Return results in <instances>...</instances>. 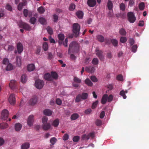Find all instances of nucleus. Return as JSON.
Segmentation results:
<instances>
[{"instance_id":"f257e3e1","label":"nucleus","mask_w":149,"mask_h":149,"mask_svg":"<svg viewBox=\"0 0 149 149\" xmlns=\"http://www.w3.org/2000/svg\"><path fill=\"white\" fill-rule=\"evenodd\" d=\"M80 45L76 41H73L71 42L69 46L68 54L72 53H78L79 51Z\"/></svg>"},{"instance_id":"f03ea898","label":"nucleus","mask_w":149,"mask_h":149,"mask_svg":"<svg viewBox=\"0 0 149 149\" xmlns=\"http://www.w3.org/2000/svg\"><path fill=\"white\" fill-rule=\"evenodd\" d=\"M72 31L74 35L76 37L79 36L80 29V26L77 23H74L73 24Z\"/></svg>"},{"instance_id":"7ed1b4c3","label":"nucleus","mask_w":149,"mask_h":149,"mask_svg":"<svg viewBox=\"0 0 149 149\" xmlns=\"http://www.w3.org/2000/svg\"><path fill=\"white\" fill-rule=\"evenodd\" d=\"M88 97V94L86 93H83L81 95L79 94L77 96L75 102L77 103L79 102L82 100L87 99Z\"/></svg>"},{"instance_id":"20e7f679","label":"nucleus","mask_w":149,"mask_h":149,"mask_svg":"<svg viewBox=\"0 0 149 149\" xmlns=\"http://www.w3.org/2000/svg\"><path fill=\"white\" fill-rule=\"evenodd\" d=\"M113 95H110L109 96L107 94L103 95V104H105L107 102H110L113 100Z\"/></svg>"},{"instance_id":"39448f33","label":"nucleus","mask_w":149,"mask_h":149,"mask_svg":"<svg viewBox=\"0 0 149 149\" xmlns=\"http://www.w3.org/2000/svg\"><path fill=\"white\" fill-rule=\"evenodd\" d=\"M44 84V82L43 80L40 79H37L36 80L35 85L36 88L40 89L43 88Z\"/></svg>"},{"instance_id":"423d86ee","label":"nucleus","mask_w":149,"mask_h":149,"mask_svg":"<svg viewBox=\"0 0 149 149\" xmlns=\"http://www.w3.org/2000/svg\"><path fill=\"white\" fill-rule=\"evenodd\" d=\"M128 21L130 23H133L136 20V17L133 12H129L127 13Z\"/></svg>"},{"instance_id":"0eeeda50","label":"nucleus","mask_w":149,"mask_h":149,"mask_svg":"<svg viewBox=\"0 0 149 149\" xmlns=\"http://www.w3.org/2000/svg\"><path fill=\"white\" fill-rule=\"evenodd\" d=\"M19 25L20 28H23L26 30L29 31L31 29V26L23 22L19 23Z\"/></svg>"},{"instance_id":"6e6552de","label":"nucleus","mask_w":149,"mask_h":149,"mask_svg":"<svg viewBox=\"0 0 149 149\" xmlns=\"http://www.w3.org/2000/svg\"><path fill=\"white\" fill-rule=\"evenodd\" d=\"M34 116L31 115L29 116L27 121V123L29 127H31L34 122Z\"/></svg>"},{"instance_id":"1a4fd4ad","label":"nucleus","mask_w":149,"mask_h":149,"mask_svg":"<svg viewBox=\"0 0 149 149\" xmlns=\"http://www.w3.org/2000/svg\"><path fill=\"white\" fill-rule=\"evenodd\" d=\"M9 112L8 110L4 109L2 111L1 114V118L2 120H6L8 118Z\"/></svg>"},{"instance_id":"9d476101","label":"nucleus","mask_w":149,"mask_h":149,"mask_svg":"<svg viewBox=\"0 0 149 149\" xmlns=\"http://www.w3.org/2000/svg\"><path fill=\"white\" fill-rule=\"evenodd\" d=\"M17 53L19 54H21L23 51L24 47L23 45L20 42H18L17 44Z\"/></svg>"},{"instance_id":"9b49d317","label":"nucleus","mask_w":149,"mask_h":149,"mask_svg":"<svg viewBox=\"0 0 149 149\" xmlns=\"http://www.w3.org/2000/svg\"><path fill=\"white\" fill-rule=\"evenodd\" d=\"M9 102L10 104L13 105L16 102V99L15 95L12 94L10 95L9 98Z\"/></svg>"},{"instance_id":"f8f14e48","label":"nucleus","mask_w":149,"mask_h":149,"mask_svg":"<svg viewBox=\"0 0 149 149\" xmlns=\"http://www.w3.org/2000/svg\"><path fill=\"white\" fill-rule=\"evenodd\" d=\"M58 38L59 40L58 43L59 45H61L62 43V41L64 40L65 36L64 34L59 33L58 35Z\"/></svg>"},{"instance_id":"ddd939ff","label":"nucleus","mask_w":149,"mask_h":149,"mask_svg":"<svg viewBox=\"0 0 149 149\" xmlns=\"http://www.w3.org/2000/svg\"><path fill=\"white\" fill-rule=\"evenodd\" d=\"M9 85L10 88L12 89L17 88V82L14 80L10 81Z\"/></svg>"},{"instance_id":"4468645a","label":"nucleus","mask_w":149,"mask_h":149,"mask_svg":"<svg viewBox=\"0 0 149 149\" xmlns=\"http://www.w3.org/2000/svg\"><path fill=\"white\" fill-rule=\"evenodd\" d=\"M95 69L94 67L91 66L88 67H86L85 68V70L87 72H88L93 73L94 72Z\"/></svg>"},{"instance_id":"2eb2a0df","label":"nucleus","mask_w":149,"mask_h":149,"mask_svg":"<svg viewBox=\"0 0 149 149\" xmlns=\"http://www.w3.org/2000/svg\"><path fill=\"white\" fill-rule=\"evenodd\" d=\"M37 102V98L35 96H33L32 98L30 100L29 102V104L32 106L34 105Z\"/></svg>"},{"instance_id":"dca6fc26","label":"nucleus","mask_w":149,"mask_h":149,"mask_svg":"<svg viewBox=\"0 0 149 149\" xmlns=\"http://www.w3.org/2000/svg\"><path fill=\"white\" fill-rule=\"evenodd\" d=\"M87 4L90 7H93L96 5V0H88Z\"/></svg>"},{"instance_id":"f3484780","label":"nucleus","mask_w":149,"mask_h":149,"mask_svg":"<svg viewBox=\"0 0 149 149\" xmlns=\"http://www.w3.org/2000/svg\"><path fill=\"white\" fill-rule=\"evenodd\" d=\"M44 77L46 80L48 81H53L51 74L49 73H47L45 74L44 75Z\"/></svg>"},{"instance_id":"a211bd4d","label":"nucleus","mask_w":149,"mask_h":149,"mask_svg":"<svg viewBox=\"0 0 149 149\" xmlns=\"http://www.w3.org/2000/svg\"><path fill=\"white\" fill-rule=\"evenodd\" d=\"M42 128L43 130H47L50 129L51 127L50 124L49 123L42 124Z\"/></svg>"},{"instance_id":"6ab92c4d","label":"nucleus","mask_w":149,"mask_h":149,"mask_svg":"<svg viewBox=\"0 0 149 149\" xmlns=\"http://www.w3.org/2000/svg\"><path fill=\"white\" fill-rule=\"evenodd\" d=\"M107 6L108 9L110 10H113V3L110 0H108L107 3Z\"/></svg>"},{"instance_id":"aec40b11","label":"nucleus","mask_w":149,"mask_h":149,"mask_svg":"<svg viewBox=\"0 0 149 149\" xmlns=\"http://www.w3.org/2000/svg\"><path fill=\"white\" fill-rule=\"evenodd\" d=\"M22 127L21 124L19 123H16L15 125V129L16 131H19L21 130Z\"/></svg>"},{"instance_id":"412c9836","label":"nucleus","mask_w":149,"mask_h":149,"mask_svg":"<svg viewBox=\"0 0 149 149\" xmlns=\"http://www.w3.org/2000/svg\"><path fill=\"white\" fill-rule=\"evenodd\" d=\"M50 75L53 80V79H56L58 78V74L55 72L52 71Z\"/></svg>"},{"instance_id":"4be33fe9","label":"nucleus","mask_w":149,"mask_h":149,"mask_svg":"<svg viewBox=\"0 0 149 149\" xmlns=\"http://www.w3.org/2000/svg\"><path fill=\"white\" fill-rule=\"evenodd\" d=\"M35 69V66L33 64H29L27 66V70L29 71H32Z\"/></svg>"},{"instance_id":"5701e85b","label":"nucleus","mask_w":149,"mask_h":149,"mask_svg":"<svg viewBox=\"0 0 149 149\" xmlns=\"http://www.w3.org/2000/svg\"><path fill=\"white\" fill-rule=\"evenodd\" d=\"M96 54L101 60L102 59V51L97 50L96 51Z\"/></svg>"},{"instance_id":"b1692460","label":"nucleus","mask_w":149,"mask_h":149,"mask_svg":"<svg viewBox=\"0 0 149 149\" xmlns=\"http://www.w3.org/2000/svg\"><path fill=\"white\" fill-rule=\"evenodd\" d=\"M43 113L45 115L48 116H50L52 114V112L50 110L46 109L44 110Z\"/></svg>"},{"instance_id":"393cba45","label":"nucleus","mask_w":149,"mask_h":149,"mask_svg":"<svg viewBox=\"0 0 149 149\" xmlns=\"http://www.w3.org/2000/svg\"><path fill=\"white\" fill-rule=\"evenodd\" d=\"M85 84L90 86H91L93 85V83L91 80L88 78H87L85 80Z\"/></svg>"},{"instance_id":"a878e982","label":"nucleus","mask_w":149,"mask_h":149,"mask_svg":"<svg viewBox=\"0 0 149 149\" xmlns=\"http://www.w3.org/2000/svg\"><path fill=\"white\" fill-rule=\"evenodd\" d=\"M76 15L78 18L81 19L83 16V12L81 11H79L76 13Z\"/></svg>"},{"instance_id":"bb28decb","label":"nucleus","mask_w":149,"mask_h":149,"mask_svg":"<svg viewBox=\"0 0 149 149\" xmlns=\"http://www.w3.org/2000/svg\"><path fill=\"white\" fill-rule=\"evenodd\" d=\"M16 60L17 65L18 66H20L21 65V57L19 56H17L16 57Z\"/></svg>"},{"instance_id":"cd10ccee","label":"nucleus","mask_w":149,"mask_h":149,"mask_svg":"<svg viewBox=\"0 0 149 149\" xmlns=\"http://www.w3.org/2000/svg\"><path fill=\"white\" fill-rule=\"evenodd\" d=\"M29 143H25L22 145L21 149H27L29 148Z\"/></svg>"},{"instance_id":"c85d7f7f","label":"nucleus","mask_w":149,"mask_h":149,"mask_svg":"<svg viewBox=\"0 0 149 149\" xmlns=\"http://www.w3.org/2000/svg\"><path fill=\"white\" fill-rule=\"evenodd\" d=\"M8 125L6 123H1L0 124V128L2 129H4L7 128Z\"/></svg>"},{"instance_id":"c756f323","label":"nucleus","mask_w":149,"mask_h":149,"mask_svg":"<svg viewBox=\"0 0 149 149\" xmlns=\"http://www.w3.org/2000/svg\"><path fill=\"white\" fill-rule=\"evenodd\" d=\"M21 82L22 83H25L27 81L26 76L25 74L22 75L21 78Z\"/></svg>"},{"instance_id":"7c9ffc66","label":"nucleus","mask_w":149,"mask_h":149,"mask_svg":"<svg viewBox=\"0 0 149 149\" xmlns=\"http://www.w3.org/2000/svg\"><path fill=\"white\" fill-rule=\"evenodd\" d=\"M59 124V120L58 119H55L53 121L52 125L54 127H58Z\"/></svg>"},{"instance_id":"2f4dec72","label":"nucleus","mask_w":149,"mask_h":149,"mask_svg":"<svg viewBox=\"0 0 149 149\" xmlns=\"http://www.w3.org/2000/svg\"><path fill=\"white\" fill-rule=\"evenodd\" d=\"M119 33L122 36H125L126 34V32L124 28H121L119 30Z\"/></svg>"},{"instance_id":"473e14b6","label":"nucleus","mask_w":149,"mask_h":149,"mask_svg":"<svg viewBox=\"0 0 149 149\" xmlns=\"http://www.w3.org/2000/svg\"><path fill=\"white\" fill-rule=\"evenodd\" d=\"M79 117L77 113L73 114L70 117V119L72 120H76Z\"/></svg>"},{"instance_id":"72a5a7b5","label":"nucleus","mask_w":149,"mask_h":149,"mask_svg":"<svg viewBox=\"0 0 149 149\" xmlns=\"http://www.w3.org/2000/svg\"><path fill=\"white\" fill-rule=\"evenodd\" d=\"M25 4L26 3L24 2L20 3L19 5H18V9L19 11L21 10L22 8V6H25Z\"/></svg>"},{"instance_id":"f704fd0d","label":"nucleus","mask_w":149,"mask_h":149,"mask_svg":"<svg viewBox=\"0 0 149 149\" xmlns=\"http://www.w3.org/2000/svg\"><path fill=\"white\" fill-rule=\"evenodd\" d=\"M111 42L114 47L117 46L118 44V41L117 40L115 39H112L111 40Z\"/></svg>"},{"instance_id":"c9c22d12","label":"nucleus","mask_w":149,"mask_h":149,"mask_svg":"<svg viewBox=\"0 0 149 149\" xmlns=\"http://www.w3.org/2000/svg\"><path fill=\"white\" fill-rule=\"evenodd\" d=\"M76 5L73 3L70 4L69 7V10L70 11H73L75 8Z\"/></svg>"},{"instance_id":"e433bc0d","label":"nucleus","mask_w":149,"mask_h":149,"mask_svg":"<svg viewBox=\"0 0 149 149\" xmlns=\"http://www.w3.org/2000/svg\"><path fill=\"white\" fill-rule=\"evenodd\" d=\"M37 10L39 13L42 14L44 13L45 9L42 6H40L38 8Z\"/></svg>"},{"instance_id":"4c0bfd02","label":"nucleus","mask_w":149,"mask_h":149,"mask_svg":"<svg viewBox=\"0 0 149 149\" xmlns=\"http://www.w3.org/2000/svg\"><path fill=\"white\" fill-rule=\"evenodd\" d=\"M119 7H120V10L122 11H124L125 10V6L124 3H121L119 6Z\"/></svg>"},{"instance_id":"58836bf2","label":"nucleus","mask_w":149,"mask_h":149,"mask_svg":"<svg viewBox=\"0 0 149 149\" xmlns=\"http://www.w3.org/2000/svg\"><path fill=\"white\" fill-rule=\"evenodd\" d=\"M48 47V45L46 42H45L43 44V48L44 51H47Z\"/></svg>"},{"instance_id":"ea45409f","label":"nucleus","mask_w":149,"mask_h":149,"mask_svg":"<svg viewBox=\"0 0 149 149\" xmlns=\"http://www.w3.org/2000/svg\"><path fill=\"white\" fill-rule=\"evenodd\" d=\"M48 33L50 35L52 34L53 33V31L52 29L49 26H48L46 29Z\"/></svg>"},{"instance_id":"a19ab883","label":"nucleus","mask_w":149,"mask_h":149,"mask_svg":"<svg viewBox=\"0 0 149 149\" xmlns=\"http://www.w3.org/2000/svg\"><path fill=\"white\" fill-rule=\"evenodd\" d=\"M73 81L74 82L77 83H80L81 81V79L79 78H77V77H74L73 79Z\"/></svg>"},{"instance_id":"79ce46f5","label":"nucleus","mask_w":149,"mask_h":149,"mask_svg":"<svg viewBox=\"0 0 149 149\" xmlns=\"http://www.w3.org/2000/svg\"><path fill=\"white\" fill-rule=\"evenodd\" d=\"M92 64L94 65H97L98 64V60L97 58H94L92 60Z\"/></svg>"},{"instance_id":"37998d69","label":"nucleus","mask_w":149,"mask_h":149,"mask_svg":"<svg viewBox=\"0 0 149 149\" xmlns=\"http://www.w3.org/2000/svg\"><path fill=\"white\" fill-rule=\"evenodd\" d=\"M145 7V5L143 2L141 3L139 5V8L141 10H143Z\"/></svg>"},{"instance_id":"c03bdc74","label":"nucleus","mask_w":149,"mask_h":149,"mask_svg":"<svg viewBox=\"0 0 149 149\" xmlns=\"http://www.w3.org/2000/svg\"><path fill=\"white\" fill-rule=\"evenodd\" d=\"M117 79L119 81H123L124 80L123 76L121 74H118L116 77Z\"/></svg>"},{"instance_id":"a18cd8bd","label":"nucleus","mask_w":149,"mask_h":149,"mask_svg":"<svg viewBox=\"0 0 149 149\" xmlns=\"http://www.w3.org/2000/svg\"><path fill=\"white\" fill-rule=\"evenodd\" d=\"M89 139V136L88 135L84 134L81 136V139L82 140H88Z\"/></svg>"},{"instance_id":"49530a36","label":"nucleus","mask_w":149,"mask_h":149,"mask_svg":"<svg viewBox=\"0 0 149 149\" xmlns=\"http://www.w3.org/2000/svg\"><path fill=\"white\" fill-rule=\"evenodd\" d=\"M39 22L41 24H44L46 23L45 19L42 17H40L39 19Z\"/></svg>"},{"instance_id":"de8ad7c7","label":"nucleus","mask_w":149,"mask_h":149,"mask_svg":"<svg viewBox=\"0 0 149 149\" xmlns=\"http://www.w3.org/2000/svg\"><path fill=\"white\" fill-rule=\"evenodd\" d=\"M98 103V100H96L95 102L93 103L91 107L92 109H94L96 107Z\"/></svg>"},{"instance_id":"09e8293b","label":"nucleus","mask_w":149,"mask_h":149,"mask_svg":"<svg viewBox=\"0 0 149 149\" xmlns=\"http://www.w3.org/2000/svg\"><path fill=\"white\" fill-rule=\"evenodd\" d=\"M91 79L92 81L94 82H96L97 81V79L96 78V77L94 75H92L91 77Z\"/></svg>"},{"instance_id":"8fccbe9b","label":"nucleus","mask_w":149,"mask_h":149,"mask_svg":"<svg viewBox=\"0 0 149 149\" xmlns=\"http://www.w3.org/2000/svg\"><path fill=\"white\" fill-rule=\"evenodd\" d=\"M13 69V66L12 64H9L8 65L6 68V70L8 71H10Z\"/></svg>"},{"instance_id":"3c124183","label":"nucleus","mask_w":149,"mask_h":149,"mask_svg":"<svg viewBox=\"0 0 149 149\" xmlns=\"http://www.w3.org/2000/svg\"><path fill=\"white\" fill-rule=\"evenodd\" d=\"M120 95L123 96V98L125 99L126 96L125 95V92L124 90L121 91L120 92Z\"/></svg>"},{"instance_id":"603ef678","label":"nucleus","mask_w":149,"mask_h":149,"mask_svg":"<svg viewBox=\"0 0 149 149\" xmlns=\"http://www.w3.org/2000/svg\"><path fill=\"white\" fill-rule=\"evenodd\" d=\"M106 87L107 89H108V91H106V93H107V91H108L109 90H111L113 88V85L111 84H109L107 85L106 86Z\"/></svg>"},{"instance_id":"864d4df0","label":"nucleus","mask_w":149,"mask_h":149,"mask_svg":"<svg viewBox=\"0 0 149 149\" xmlns=\"http://www.w3.org/2000/svg\"><path fill=\"white\" fill-rule=\"evenodd\" d=\"M95 124L97 126H99L101 125L102 124V122L100 119H97L95 122Z\"/></svg>"},{"instance_id":"5fc2aeb1","label":"nucleus","mask_w":149,"mask_h":149,"mask_svg":"<svg viewBox=\"0 0 149 149\" xmlns=\"http://www.w3.org/2000/svg\"><path fill=\"white\" fill-rule=\"evenodd\" d=\"M36 20V19L35 17H32L30 19V22L32 24H34Z\"/></svg>"},{"instance_id":"6e6d98bb","label":"nucleus","mask_w":149,"mask_h":149,"mask_svg":"<svg viewBox=\"0 0 149 149\" xmlns=\"http://www.w3.org/2000/svg\"><path fill=\"white\" fill-rule=\"evenodd\" d=\"M127 40V39L125 37H121L120 39V42L124 43L126 42Z\"/></svg>"},{"instance_id":"4d7b16f0","label":"nucleus","mask_w":149,"mask_h":149,"mask_svg":"<svg viewBox=\"0 0 149 149\" xmlns=\"http://www.w3.org/2000/svg\"><path fill=\"white\" fill-rule=\"evenodd\" d=\"M48 120L46 116H44L42 119V124L48 123L47 121Z\"/></svg>"},{"instance_id":"13d9d810","label":"nucleus","mask_w":149,"mask_h":149,"mask_svg":"<svg viewBox=\"0 0 149 149\" xmlns=\"http://www.w3.org/2000/svg\"><path fill=\"white\" fill-rule=\"evenodd\" d=\"M80 137L79 136H76L74 137L73 138V141L74 142H77L79 140Z\"/></svg>"},{"instance_id":"bf43d9fd","label":"nucleus","mask_w":149,"mask_h":149,"mask_svg":"<svg viewBox=\"0 0 149 149\" xmlns=\"http://www.w3.org/2000/svg\"><path fill=\"white\" fill-rule=\"evenodd\" d=\"M137 48V46L136 45H134L132 47V51L134 53L136 52V51Z\"/></svg>"},{"instance_id":"052dcab7","label":"nucleus","mask_w":149,"mask_h":149,"mask_svg":"<svg viewBox=\"0 0 149 149\" xmlns=\"http://www.w3.org/2000/svg\"><path fill=\"white\" fill-rule=\"evenodd\" d=\"M92 109H86L84 111V113L86 115H88L90 114L91 112Z\"/></svg>"},{"instance_id":"680f3d73","label":"nucleus","mask_w":149,"mask_h":149,"mask_svg":"<svg viewBox=\"0 0 149 149\" xmlns=\"http://www.w3.org/2000/svg\"><path fill=\"white\" fill-rule=\"evenodd\" d=\"M69 138V135L68 134H65L63 137V141H66Z\"/></svg>"},{"instance_id":"e2e57ef3","label":"nucleus","mask_w":149,"mask_h":149,"mask_svg":"<svg viewBox=\"0 0 149 149\" xmlns=\"http://www.w3.org/2000/svg\"><path fill=\"white\" fill-rule=\"evenodd\" d=\"M97 40L101 42H102V36L101 35H98L97 36Z\"/></svg>"},{"instance_id":"0e129e2a","label":"nucleus","mask_w":149,"mask_h":149,"mask_svg":"<svg viewBox=\"0 0 149 149\" xmlns=\"http://www.w3.org/2000/svg\"><path fill=\"white\" fill-rule=\"evenodd\" d=\"M14 49V46L11 45H8V51H13Z\"/></svg>"},{"instance_id":"69168bd1","label":"nucleus","mask_w":149,"mask_h":149,"mask_svg":"<svg viewBox=\"0 0 149 149\" xmlns=\"http://www.w3.org/2000/svg\"><path fill=\"white\" fill-rule=\"evenodd\" d=\"M68 42V38H65V41L63 42L62 43L63 45L65 47H67V43Z\"/></svg>"},{"instance_id":"338daca9","label":"nucleus","mask_w":149,"mask_h":149,"mask_svg":"<svg viewBox=\"0 0 149 149\" xmlns=\"http://www.w3.org/2000/svg\"><path fill=\"white\" fill-rule=\"evenodd\" d=\"M9 62L8 59L6 58H5L3 61V64H7Z\"/></svg>"},{"instance_id":"774afa93","label":"nucleus","mask_w":149,"mask_h":149,"mask_svg":"<svg viewBox=\"0 0 149 149\" xmlns=\"http://www.w3.org/2000/svg\"><path fill=\"white\" fill-rule=\"evenodd\" d=\"M130 44L131 45H132L134 43V41L133 38H130L129 40Z\"/></svg>"}]
</instances>
